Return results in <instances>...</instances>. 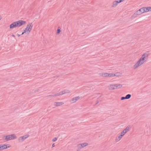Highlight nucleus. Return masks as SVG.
I'll list each match as a JSON object with an SVG mask.
<instances>
[{"instance_id": "1", "label": "nucleus", "mask_w": 151, "mask_h": 151, "mask_svg": "<svg viewBox=\"0 0 151 151\" xmlns=\"http://www.w3.org/2000/svg\"><path fill=\"white\" fill-rule=\"evenodd\" d=\"M148 56V54L145 53L143 54L141 58L133 66V68L136 69L144 64L146 61Z\"/></svg>"}, {"instance_id": "2", "label": "nucleus", "mask_w": 151, "mask_h": 151, "mask_svg": "<svg viewBox=\"0 0 151 151\" xmlns=\"http://www.w3.org/2000/svg\"><path fill=\"white\" fill-rule=\"evenodd\" d=\"M26 23V21L21 20L14 22L10 25L9 28L10 29H12L17 27H21L22 25H25Z\"/></svg>"}, {"instance_id": "3", "label": "nucleus", "mask_w": 151, "mask_h": 151, "mask_svg": "<svg viewBox=\"0 0 151 151\" xmlns=\"http://www.w3.org/2000/svg\"><path fill=\"white\" fill-rule=\"evenodd\" d=\"M32 27L33 25L32 23H28L21 35H23L25 33L29 34L31 31Z\"/></svg>"}, {"instance_id": "4", "label": "nucleus", "mask_w": 151, "mask_h": 151, "mask_svg": "<svg viewBox=\"0 0 151 151\" xmlns=\"http://www.w3.org/2000/svg\"><path fill=\"white\" fill-rule=\"evenodd\" d=\"M3 138L5 141H8L16 139L17 136L15 134H13L7 136H5L3 137Z\"/></svg>"}, {"instance_id": "5", "label": "nucleus", "mask_w": 151, "mask_h": 151, "mask_svg": "<svg viewBox=\"0 0 151 151\" xmlns=\"http://www.w3.org/2000/svg\"><path fill=\"white\" fill-rule=\"evenodd\" d=\"M147 12V7H143L138 10L134 14V15H139L145 12Z\"/></svg>"}, {"instance_id": "6", "label": "nucleus", "mask_w": 151, "mask_h": 151, "mask_svg": "<svg viewBox=\"0 0 151 151\" xmlns=\"http://www.w3.org/2000/svg\"><path fill=\"white\" fill-rule=\"evenodd\" d=\"M88 145V143L87 142H84L78 145L76 147L78 150H80L82 148L87 146Z\"/></svg>"}, {"instance_id": "7", "label": "nucleus", "mask_w": 151, "mask_h": 151, "mask_svg": "<svg viewBox=\"0 0 151 151\" xmlns=\"http://www.w3.org/2000/svg\"><path fill=\"white\" fill-rule=\"evenodd\" d=\"M11 146L9 144H0V151L9 148Z\"/></svg>"}, {"instance_id": "8", "label": "nucleus", "mask_w": 151, "mask_h": 151, "mask_svg": "<svg viewBox=\"0 0 151 151\" xmlns=\"http://www.w3.org/2000/svg\"><path fill=\"white\" fill-rule=\"evenodd\" d=\"M29 136V134H26L22 137H20L18 139V140L20 142H22L24 140L28 137Z\"/></svg>"}, {"instance_id": "9", "label": "nucleus", "mask_w": 151, "mask_h": 151, "mask_svg": "<svg viewBox=\"0 0 151 151\" xmlns=\"http://www.w3.org/2000/svg\"><path fill=\"white\" fill-rule=\"evenodd\" d=\"M131 127L130 126L128 125L123 130V135L127 133L130 130Z\"/></svg>"}, {"instance_id": "10", "label": "nucleus", "mask_w": 151, "mask_h": 151, "mask_svg": "<svg viewBox=\"0 0 151 151\" xmlns=\"http://www.w3.org/2000/svg\"><path fill=\"white\" fill-rule=\"evenodd\" d=\"M80 99V97L79 96L75 97L72 99L71 100V102L72 103H75L79 100Z\"/></svg>"}, {"instance_id": "11", "label": "nucleus", "mask_w": 151, "mask_h": 151, "mask_svg": "<svg viewBox=\"0 0 151 151\" xmlns=\"http://www.w3.org/2000/svg\"><path fill=\"white\" fill-rule=\"evenodd\" d=\"M109 89L110 90H113L116 88V85H110L108 86Z\"/></svg>"}, {"instance_id": "12", "label": "nucleus", "mask_w": 151, "mask_h": 151, "mask_svg": "<svg viewBox=\"0 0 151 151\" xmlns=\"http://www.w3.org/2000/svg\"><path fill=\"white\" fill-rule=\"evenodd\" d=\"M123 133L122 132L121 134L118 136V137H117L116 139V142H118L119 141L120 139H122V137L123 136Z\"/></svg>"}, {"instance_id": "13", "label": "nucleus", "mask_w": 151, "mask_h": 151, "mask_svg": "<svg viewBox=\"0 0 151 151\" xmlns=\"http://www.w3.org/2000/svg\"><path fill=\"white\" fill-rule=\"evenodd\" d=\"M100 75L101 76L103 77H108V73H100Z\"/></svg>"}, {"instance_id": "14", "label": "nucleus", "mask_w": 151, "mask_h": 151, "mask_svg": "<svg viewBox=\"0 0 151 151\" xmlns=\"http://www.w3.org/2000/svg\"><path fill=\"white\" fill-rule=\"evenodd\" d=\"M118 4H118L116 1L115 0L112 2L111 5V6L113 7H114L117 5Z\"/></svg>"}, {"instance_id": "15", "label": "nucleus", "mask_w": 151, "mask_h": 151, "mask_svg": "<svg viewBox=\"0 0 151 151\" xmlns=\"http://www.w3.org/2000/svg\"><path fill=\"white\" fill-rule=\"evenodd\" d=\"M64 103L62 102H58L55 103V105L56 106H59L62 105Z\"/></svg>"}, {"instance_id": "16", "label": "nucleus", "mask_w": 151, "mask_h": 151, "mask_svg": "<svg viewBox=\"0 0 151 151\" xmlns=\"http://www.w3.org/2000/svg\"><path fill=\"white\" fill-rule=\"evenodd\" d=\"M69 92V91H68L64 90L63 91L61 92L60 95L65 94L67 93H68Z\"/></svg>"}, {"instance_id": "17", "label": "nucleus", "mask_w": 151, "mask_h": 151, "mask_svg": "<svg viewBox=\"0 0 151 151\" xmlns=\"http://www.w3.org/2000/svg\"><path fill=\"white\" fill-rule=\"evenodd\" d=\"M131 96V95L130 94H128L127 95L126 97H123V99H129Z\"/></svg>"}, {"instance_id": "18", "label": "nucleus", "mask_w": 151, "mask_h": 151, "mask_svg": "<svg viewBox=\"0 0 151 151\" xmlns=\"http://www.w3.org/2000/svg\"><path fill=\"white\" fill-rule=\"evenodd\" d=\"M116 88H119L122 87V85L120 84H117L116 85Z\"/></svg>"}, {"instance_id": "19", "label": "nucleus", "mask_w": 151, "mask_h": 151, "mask_svg": "<svg viewBox=\"0 0 151 151\" xmlns=\"http://www.w3.org/2000/svg\"><path fill=\"white\" fill-rule=\"evenodd\" d=\"M115 75V76H118L120 75H121L122 73L119 72L116 73L114 74Z\"/></svg>"}, {"instance_id": "20", "label": "nucleus", "mask_w": 151, "mask_h": 151, "mask_svg": "<svg viewBox=\"0 0 151 151\" xmlns=\"http://www.w3.org/2000/svg\"><path fill=\"white\" fill-rule=\"evenodd\" d=\"M115 76V75L114 73H108V77H113Z\"/></svg>"}, {"instance_id": "21", "label": "nucleus", "mask_w": 151, "mask_h": 151, "mask_svg": "<svg viewBox=\"0 0 151 151\" xmlns=\"http://www.w3.org/2000/svg\"><path fill=\"white\" fill-rule=\"evenodd\" d=\"M147 12L151 11V6L147 7Z\"/></svg>"}, {"instance_id": "22", "label": "nucleus", "mask_w": 151, "mask_h": 151, "mask_svg": "<svg viewBox=\"0 0 151 151\" xmlns=\"http://www.w3.org/2000/svg\"><path fill=\"white\" fill-rule=\"evenodd\" d=\"M61 32V30L59 29H58L57 30L56 33L57 34H59Z\"/></svg>"}, {"instance_id": "23", "label": "nucleus", "mask_w": 151, "mask_h": 151, "mask_svg": "<svg viewBox=\"0 0 151 151\" xmlns=\"http://www.w3.org/2000/svg\"><path fill=\"white\" fill-rule=\"evenodd\" d=\"M118 4L122 2L123 1V0H116Z\"/></svg>"}, {"instance_id": "24", "label": "nucleus", "mask_w": 151, "mask_h": 151, "mask_svg": "<svg viewBox=\"0 0 151 151\" xmlns=\"http://www.w3.org/2000/svg\"><path fill=\"white\" fill-rule=\"evenodd\" d=\"M57 139L56 137L54 138L52 140V141L53 142H54L56 141Z\"/></svg>"}, {"instance_id": "25", "label": "nucleus", "mask_w": 151, "mask_h": 151, "mask_svg": "<svg viewBox=\"0 0 151 151\" xmlns=\"http://www.w3.org/2000/svg\"><path fill=\"white\" fill-rule=\"evenodd\" d=\"M55 144H53L52 145V147H55Z\"/></svg>"}, {"instance_id": "26", "label": "nucleus", "mask_w": 151, "mask_h": 151, "mask_svg": "<svg viewBox=\"0 0 151 151\" xmlns=\"http://www.w3.org/2000/svg\"><path fill=\"white\" fill-rule=\"evenodd\" d=\"M17 35L18 37H19L20 35H19V34H17Z\"/></svg>"}, {"instance_id": "27", "label": "nucleus", "mask_w": 151, "mask_h": 151, "mask_svg": "<svg viewBox=\"0 0 151 151\" xmlns=\"http://www.w3.org/2000/svg\"><path fill=\"white\" fill-rule=\"evenodd\" d=\"M2 19V17L1 16H0V20H1Z\"/></svg>"}, {"instance_id": "28", "label": "nucleus", "mask_w": 151, "mask_h": 151, "mask_svg": "<svg viewBox=\"0 0 151 151\" xmlns=\"http://www.w3.org/2000/svg\"><path fill=\"white\" fill-rule=\"evenodd\" d=\"M121 99L122 100H123V97H121Z\"/></svg>"}, {"instance_id": "29", "label": "nucleus", "mask_w": 151, "mask_h": 151, "mask_svg": "<svg viewBox=\"0 0 151 151\" xmlns=\"http://www.w3.org/2000/svg\"><path fill=\"white\" fill-rule=\"evenodd\" d=\"M12 36L13 37H15V35H12Z\"/></svg>"}]
</instances>
